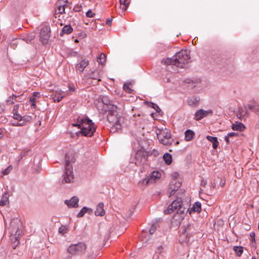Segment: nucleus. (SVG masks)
Instances as JSON below:
<instances>
[{"mask_svg": "<svg viewBox=\"0 0 259 259\" xmlns=\"http://www.w3.org/2000/svg\"><path fill=\"white\" fill-rule=\"evenodd\" d=\"M190 59L189 51L182 50L172 57L163 60L161 63L167 66V69L169 71H176L178 68L185 67L190 62Z\"/></svg>", "mask_w": 259, "mask_h": 259, "instance_id": "obj_1", "label": "nucleus"}, {"mask_svg": "<svg viewBox=\"0 0 259 259\" xmlns=\"http://www.w3.org/2000/svg\"><path fill=\"white\" fill-rule=\"evenodd\" d=\"M107 110L108 115L107 116L111 131L115 132L121 127L122 123L123 122V117L117 111V107L114 105H109Z\"/></svg>", "mask_w": 259, "mask_h": 259, "instance_id": "obj_2", "label": "nucleus"}, {"mask_svg": "<svg viewBox=\"0 0 259 259\" xmlns=\"http://www.w3.org/2000/svg\"><path fill=\"white\" fill-rule=\"evenodd\" d=\"M72 125L80 128V133L87 137H92L96 128L94 123L88 117L79 118Z\"/></svg>", "mask_w": 259, "mask_h": 259, "instance_id": "obj_3", "label": "nucleus"}, {"mask_svg": "<svg viewBox=\"0 0 259 259\" xmlns=\"http://www.w3.org/2000/svg\"><path fill=\"white\" fill-rule=\"evenodd\" d=\"M87 248V246L85 243L79 242L69 245L67 251L68 253L73 255H81L85 253Z\"/></svg>", "mask_w": 259, "mask_h": 259, "instance_id": "obj_4", "label": "nucleus"}, {"mask_svg": "<svg viewBox=\"0 0 259 259\" xmlns=\"http://www.w3.org/2000/svg\"><path fill=\"white\" fill-rule=\"evenodd\" d=\"M156 134L160 143L167 145L171 143V133L169 130L165 128L157 130Z\"/></svg>", "mask_w": 259, "mask_h": 259, "instance_id": "obj_5", "label": "nucleus"}, {"mask_svg": "<svg viewBox=\"0 0 259 259\" xmlns=\"http://www.w3.org/2000/svg\"><path fill=\"white\" fill-rule=\"evenodd\" d=\"M63 177V182L64 183H71L74 179L72 166L70 164L69 160L67 159L66 160V165Z\"/></svg>", "mask_w": 259, "mask_h": 259, "instance_id": "obj_6", "label": "nucleus"}, {"mask_svg": "<svg viewBox=\"0 0 259 259\" xmlns=\"http://www.w3.org/2000/svg\"><path fill=\"white\" fill-rule=\"evenodd\" d=\"M178 201L180 202L179 203L180 205H178V208L176 210V213L175 214V217H177V215H180V219H182L184 217L185 214L186 212H189V208L183 205L181 198H178Z\"/></svg>", "mask_w": 259, "mask_h": 259, "instance_id": "obj_7", "label": "nucleus"}, {"mask_svg": "<svg viewBox=\"0 0 259 259\" xmlns=\"http://www.w3.org/2000/svg\"><path fill=\"white\" fill-rule=\"evenodd\" d=\"M158 227V223L157 222H155L152 223L149 229H147L141 234V237L142 238V241L146 242L148 239L146 238L147 233H149V234H150V235L153 234L155 232V231L156 230Z\"/></svg>", "mask_w": 259, "mask_h": 259, "instance_id": "obj_8", "label": "nucleus"}, {"mask_svg": "<svg viewBox=\"0 0 259 259\" xmlns=\"http://www.w3.org/2000/svg\"><path fill=\"white\" fill-rule=\"evenodd\" d=\"M212 114V110L208 109L205 110L204 109H199L197 110L194 114V119L196 120H199L203 118Z\"/></svg>", "mask_w": 259, "mask_h": 259, "instance_id": "obj_9", "label": "nucleus"}, {"mask_svg": "<svg viewBox=\"0 0 259 259\" xmlns=\"http://www.w3.org/2000/svg\"><path fill=\"white\" fill-rule=\"evenodd\" d=\"M146 155L145 152L142 150H138L135 154V163L137 165H139L145 161Z\"/></svg>", "mask_w": 259, "mask_h": 259, "instance_id": "obj_10", "label": "nucleus"}, {"mask_svg": "<svg viewBox=\"0 0 259 259\" xmlns=\"http://www.w3.org/2000/svg\"><path fill=\"white\" fill-rule=\"evenodd\" d=\"M50 38V31L48 28H44L40 31V39L43 44L48 43Z\"/></svg>", "mask_w": 259, "mask_h": 259, "instance_id": "obj_11", "label": "nucleus"}, {"mask_svg": "<svg viewBox=\"0 0 259 259\" xmlns=\"http://www.w3.org/2000/svg\"><path fill=\"white\" fill-rule=\"evenodd\" d=\"M179 203L180 202L178 201V199L173 201L171 204L168 206L167 209L164 211V213L167 214L171 213L173 211L176 212L177 209L178 208V205H180Z\"/></svg>", "mask_w": 259, "mask_h": 259, "instance_id": "obj_12", "label": "nucleus"}, {"mask_svg": "<svg viewBox=\"0 0 259 259\" xmlns=\"http://www.w3.org/2000/svg\"><path fill=\"white\" fill-rule=\"evenodd\" d=\"M78 198L76 196H73L69 200H66L65 203L69 207H77L78 206Z\"/></svg>", "mask_w": 259, "mask_h": 259, "instance_id": "obj_13", "label": "nucleus"}, {"mask_svg": "<svg viewBox=\"0 0 259 259\" xmlns=\"http://www.w3.org/2000/svg\"><path fill=\"white\" fill-rule=\"evenodd\" d=\"M181 183L179 181L176 180H173L170 184V189L171 191L169 192V196L173 195L175 194V191H177L179 188L180 187Z\"/></svg>", "mask_w": 259, "mask_h": 259, "instance_id": "obj_14", "label": "nucleus"}, {"mask_svg": "<svg viewBox=\"0 0 259 259\" xmlns=\"http://www.w3.org/2000/svg\"><path fill=\"white\" fill-rule=\"evenodd\" d=\"M101 103L103 104L102 107L100 109L102 112H107L108 110V105H113L110 100H108V98L105 96H103L101 99Z\"/></svg>", "mask_w": 259, "mask_h": 259, "instance_id": "obj_15", "label": "nucleus"}, {"mask_svg": "<svg viewBox=\"0 0 259 259\" xmlns=\"http://www.w3.org/2000/svg\"><path fill=\"white\" fill-rule=\"evenodd\" d=\"M52 98L55 102H59L64 97V92L61 90L57 89L55 94L52 95Z\"/></svg>", "mask_w": 259, "mask_h": 259, "instance_id": "obj_16", "label": "nucleus"}, {"mask_svg": "<svg viewBox=\"0 0 259 259\" xmlns=\"http://www.w3.org/2000/svg\"><path fill=\"white\" fill-rule=\"evenodd\" d=\"M151 184L157 182L161 177V174L158 171H153L148 176Z\"/></svg>", "mask_w": 259, "mask_h": 259, "instance_id": "obj_17", "label": "nucleus"}, {"mask_svg": "<svg viewBox=\"0 0 259 259\" xmlns=\"http://www.w3.org/2000/svg\"><path fill=\"white\" fill-rule=\"evenodd\" d=\"M89 65V61L87 60L83 59L79 63L76 65V69L79 72V73H82L84 68Z\"/></svg>", "mask_w": 259, "mask_h": 259, "instance_id": "obj_18", "label": "nucleus"}, {"mask_svg": "<svg viewBox=\"0 0 259 259\" xmlns=\"http://www.w3.org/2000/svg\"><path fill=\"white\" fill-rule=\"evenodd\" d=\"M130 2L131 0H119V9L121 11V16L128 7Z\"/></svg>", "mask_w": 259, "mask_h": 259, "instance_id": "obj_19", "label": "nucleus"}, {"mask_svg": "<svg viewBox=\"0 0 259 259\" xmlns=\"http://www.w3.org/2000/svg\"><path fill=\"white\" fill-rule=\"evenodd\" d=\"M200 101V98L196 96H192L189 98L187 100V103L191 106H196L198 105Z\"/></svg>", "mask_w": 259, "mask_h": 259, "instance_id": "obj_20", "label": "nucleus"}, {"mask_svg": "<svg viewBox=\"0 0 259 259\" xmlns=\"http://www.w3.org/2000/svg\"><path fill=\"white\" fill-rule=\"evenodd\" d=\"M201 211V204L199 202H195L192 207L189 208V213L191 214L192 212H200Z\"/></svg>", "mask_w": 259, "mask_h": 259, "instance_id": "obj_21", "label": "nucleus"}, {"mask_svg": "<svg viewBox=\"0 0 259 259\" xmlns=\"http://www.w3.org/2000/svg\"><path fill=\"white\" fill-rule=\"evenodd\" d=\"M105 210L104 209V204L102 202L99 203L97 206L96 210L95 211V214L97 216H103L105 214Z\"/></svg>", "mask_w": 259, "mask_h": 259, "instance_id": "obj_22", "label": "nucleus"}, {"mask_svg": "<svg viewBox=\"0 0 259 259\" xmlns=\"http://www.w3.org/2000/svg\"><path fill=\"white\" fill-rule=\"evenodd\" d=\"M232 128L234 131H243L245 128L244 125L238 121H236L232 125Z\"/></svg>", "mask_w": 259, "mask_h": 259, "instance_id": "obj_23", "label": "nucleus"}, {"mask_svg": "<svg viewBox=\"0 0 259 259\" xmlns=\"http://www.w3.org/2000/svg\"><path fill=\"white\" fill-rule=\"evenodd\" d=\"M9 195L8 192H6L3 195L2 198L0 200V205L1 206H5L9 204Z\"/></svg>", "mask_w": 259, "mask_h": 259, "instance_id": "obj_24", "label": "nucleus"}, {"mask_svg": "<svg viewBox=\"0 0 259 259\" xmlns=\"http://www.w3.org/2000/svg\"><path fill=\"white\" fill-rule=\"evenodd\" d=\"M194 132L191 130H187L185 132V140L186 141H191L194 137Z\"/></svg>", "mask_w": 259, "mask_h": 259, "instance_id": "obj_25", "label": "nucleus"}, {"mask_svg": "<svg viewBox=\"0 0 259 259\" xmlns=\"http://www.w3.org/2000/svg\"><path fill=\"white\" fill-rule=\"evenodd\" d=\"M206 139L209 142L212 143V147L214 149H216L218 147L219 142L218 141V138L217 137L207 136Z\"/></svg>", "mask_w": 259, "mask_h": 259, "instance_id": "obj_26", "label": "nucleus"}, {"mask_svg": "<svg viewBox=\"0 0 259 259\" xmlns=\"http://www.w3.org/2000/svg\"><path fill=\"white\" fill-rule=\"evenodd\" d=\"M73 29L70 25L64 26L61 32H60V35H63L64 34H69L72 32Z\"/></svg>", "mask_w": 259, "mask_h": 259, "instance_id": "obj_27", "label": "nucleus"}, {"mask_svg": "<svg viewBox=\"0 0 259 259\" xmlns=\"http://www.w3.org/2000/svg\"><path fill=\"white\" fill-rule=\"evenodd\" d=\"M184 230L182 232V234L184 236L185 235H188L191 233L192 232L191 231L192 226L189 224L187 223L184 226Z\"/></svg>", "mask_w": 259, "mask_h": 259, "instance_id": "obj_28", "label": "nucleus"}, {"mask_svg": "<svg viewBox=\"0 0 259 259\" xmlns=\"http://www.w3.org/2000/svg\"><path fill=\"white\" fill-rule=\"evenodd\" d=\"M17 97V96L14 94L9 97L8 99L6 100V103L7 105H10L11 104H14L15 102L16 101Z\"/></svg>", "mask_w": 259, "mask_h": 259, "instance_id": "obj_29", "label": "nucleus"}, {"mask_svg": "<svg viewBox=\"0 0 259 259\" xmlns=\"http://www.w3.org/2000/svg\"><path fill=\"white\" fill-rule=\"evenodd\" d=\"M163 158L167 165L170 164L172 162V156L168 153H165L163 156Z\"/></svg>", "mask_w": 259, "mask_h": 259, "instance_id": "obj_30", "label": "nucleus"}, {"mask_svg": "<svg viewBox=\"0 0 259 259\" xmlns=\"http://www.w3.org/2000/svg\"><path fill=\"white\" fill-rule=\"evenodd\" d=\"M90 77L92 79H97L98 81H100V75L99 70H95L93 71L91 74Z\"/></svg>", "mask_w": 259, "mask_h": 259, "instance_id": "obj_31", "label": "nucleus"}, {"mask_svg": "<svg viewBox=\"0 0 259 259\" xmlns=\"http://www.w3.org/2000/svg\"><path fill=\"white\" fill-rule=\"evenodd\" d=\"M234 250L235 253L240 256L243 253V248L241 246H236L234 247Z\"/></svg>", "mask_w": 259, "mask_h": 259, "instance_id": "obj_32", "label": "nucleus"}, {"mask_svg": "<svg viewBox=\"0 0 259 259\" xmlns=\"http://www.w3.org/2000/svg\"><path fill=\"white\" fill-rule=\"evenodd\" d=\"M35 38V35L33 33L28 34L25 36H24L23 39L27 43H30L32 40Z\"/></svg>", "mask_w": 259, "mask_h": 259, "instance_id": "obj_33", "label": "nucleus"}, {"mask_svg": "<svg viewBox=\"0 0 259 259\" xmlns=\"http://www.w3.org/2000/svg\"><path fill=\"white\" fill-rule=\"evenodd\" d=\"M13 166L11 165H9L6 169H5L2 171V175L1 176V177H2L4 176L9 175L11 172Z\"/></svg>", "mask_w": 259, "mask_h": 259, "instance_id": "obj_34", "label": "nucleus"}, {"mask_svg": "<svg viewBox=\"0 0 259 259\" xmlns=\"http://www.w3.org/2000/svg\"><path fill=\"white\" fill-rule=\"evenodd\" d=\"M237 135L238 134L235 132L229 133L227 135L225 136L224 139L227 143H229L230 142V138L236 137Z\"/></svg>", "mask_w": 259, "mask_h": 259, "instance_id": "obj_35", "label": "nucleus"}, {"mask_svg": "<svg viewBox=\"0 0 259 259\" xmlns=\"http://www.w3.org/2000/svg\"><path fill=\"white\" fill-rule=\"evenodd\" d=\"M150 184H151V183L148 176L146 178L143 179L139 182V185H142L144 186H146Z\"/></svg>", "mask_w": 259, "mask_h": 259, "instance_id": "obj_36", "label": "nucleus"}, {"mask_svg": "<svg viewBox=\"0 0 259 259\" xmlns=\"http://www.w3.org/2000/svg\"><path fill=\"white\" fill-rule=\"evenodd\" d=\"M90 209L87 207H83L78 213L77 217H82Z\"/></svg>", "mask_w": 259, "mask_h": 259, "instance_id": "obj_37", "label": "nucleus"}, {"mask_svg": "<svg viewBox=\"0 0 259 259\" xmlns=\"http://www.w3.org/2000/svg\"><path fill=\"white\" fill-rule=\"evenodd\" d=\"M106 58V56L105 54L102 53L100 55V57L98 58L97 61L99 63L103 64L105 62Z\"/></svg>", "mask_w": 259, "mask_h": 259, "instance_id": "obj_38", "label": "nucleus"}, {"mask_svg": "<svg viewBox=\"0 0 259 259\" xmlns=\"http://www.w3.org/2000/svg\"><path fill=\"white\" fill-rule=\"evenodd\" d=\"M68 232V228L65 226H62L59 228V232L64 235Z\"/></svg>", "mask_w": 259, "mask_h": 259, "instance_id": "obj_39", "label": "nucleus"}, {"mask_svg": "<svg viewBox=\"0 0 259 259\" xmlns=\"http://www.w3.org/2000/svg\"><path fill=\"white\" fill-rule=\"evenodd\" d=\"M32 116H30V115H24L23 116H22V122H24V124L30 121V120H31L32 119Z\"/></svg>", "mask_w": 259, "mask_h": 259, "instance_id": "obj_40", "label": "nucleus"}, {"mask_svg": "<svg viewBox=\"0 0 259 259\" xmlns=\"http://www.w3.org/2000/svg\"><path fill=\"white\" fill-rule=\"evenodd\" d=\"M13 118L18 121L22 120V116L18 113L15 112V113H13Z\"/></svg>", "mask_w": 259, "mask_h": 259, "instance_id": "obj_41", "label": "nucleus"}, {"mask_svg": "<svg viewBox=\"0 0 259 259\" xmlns=\"http://www.w3.org/2000/svg\"><path fill=\"white\" fill-rule=\"evenodd\" d=\"M123 90L128 93H131L132 92V90L130 87V84L128 83H125L123 86Z\"/></svg>", "mask_w": 259, "mask_h": 259, "instance_id": "obj_42", "label": "nucleus"}, {"mask_svg": "<svg viewBox=\"0 0 259 259\" xmlns=\"http://www.w3.org/2000/svg\"><path fill=\"white\" fill-rule=\"evenodd\" d=\"M101 256L100 252L99 251H96L95 253H93L92 254L89 255V257L91 258H97Z\"/></svg>", "mask_w": 259, "mask_h": 259, "instance_id": "obj_43", "label": "nucleus"}, {"mask_svg": "<svg viewBox=\"0 0 259 259\" xmlns=\"http://www.w3.org/2000/svg\"><path fill=\"white\" fill-rule=\"evenodd\" d=\"M29 101L31 103V106L33 107V108H35L36 107V99L33 96L30 97Z\"/></svg>", "mask_w": 259, "mask_h": 259, "instance_id": "obj_44", "label": "nucleus"}, {"mask_svg": "<svg viewBox=\"0 0 259 259\" xmlns=\"http://www.w3.org/2000/svg\"><path fill=\"white\" fill-rule=\"evenodd\" d=\"M163 247L161 245L158 246L155 250V253L156 254H158L159 255L162 254L163 253Z\"/></svg>", "mask_w": 259, "mask_h": 259, "instance_id": "obj_45", "label": "nucleus"}, {"mask_svg": "<svg viewBox=\"0 0 259 259\" xmlns=\"http://www.w3.org/2000/svg\"><path fill=\"white\" fill-rule=\"evenodd\" d=\"M58 13L63 14L65 13V5L59 6L58 7Z\"/></svg>", "mask_w": 259, "mask_h": 259, "instance_id": "obj_46", "label": "nucleus"}, {"mask_svg": "<svg viewBox=\"0 0 259 259\" xmlns=\"http://www.w3.org/2000/svg\"><path fill=\"white\" fill-rule=\"evenodd\" d=\"M86 16L87 17H89V18H92V17H94V16H95V14L94 13L92 12V11L91 10H89L86 13Z\"/></svg>", "mask_w": 259, "mask_h": 259, "instance_id": "obj_47", "label": "nucleus"}, {"mask_svg": "<svg viewBox=\"0 0 259 259\" xmlns=\"http://www.w3.org/2000/svg\"><path fill=\"white\" fill-rule=\"evenodd\" d=\"M19 108V104H17L14 106L13 109V113H15V112L18 113V109Z\"/></svg>", "mask_w": 259, "mask_h": 259, "instance_id": "obj_48", "label": "nucleus"}, {"mask_svg": "<svg viewBox=\"0 0 259 259\" xmlns=\"http://www.w3.org/2000/svg\"><path fill=\"white\" fill-rule=\"evenodd\" d=\"M11 124L13 126H23V125H24V122L19 123L18 122H12Z\"/></svg>", "mask_w": 259, "mask_h": 259, "instance_id": "obj_49", "label": "nucleus"}, {"mask_svg": "<svg viewBox=\"0 0 259 259\" xmlns=\"http://www.w3.org/2000/svg\"><path fill=\"white\" fill-rule=\"evenodd\" d=\"M152 107L154 108L157 112H159L160 111V109L159 107L156 104L154 103H152Z\"/></svg>", "mask_w": 259, "mask_h": 259, "instance_id": "obj_50", "label": "nucleus"}, {"mask_svg": "<svg viewBox=\"0 0 259 259\" xmlns=\"http://www.w3.org/2000/svg\"><path fill=\"white\" fill-rule=\"evenodd\" d=\"M34 97L36 98H40V96H41V95L40 94L39 92H35L33 93V95H32Z\"/></svg>", "mask_w": 259, "mask_h": 259, "instance_id": "obj_51", "label": "nucleus"}, {"mask_svg": "<svg viewBox=\"0 0 259 259\" xmlns=\"http://www.w3.org/2000/svg\"><path fill=\"white\" fill-rule=\"evenodd\" d=\"M250 236L251 238L252 241H255V233L254 232L250 233Z\"/></svg>", "mask_w": 259, "mask_h": 259, "instance_id": "obj_52", "label": "nucleus"}, {"mask_svg": "<svg viewBox=\"0 0 259 259\" xmlns=\"http://www.w3.org/2000/svg\"><path fill=\"white\" fill-rule=\"evenodd\" d=\"M5 110V106L0 104V113L4 112Z\"/></svg>", "mask_w": 259, "mask_h": 259, "instance_id": "obj_53", "label": "nucleus"}, {"mask_svg": "<svg viewBox=\"0 0 259 259\" xmlns=\"http://www.w3.org/2000/svg\"><path fill=\"white\" fill-rule=\"evenodd\" d=\"M4 136L3 130L0 128V139H2Z\"/></svg>", "mask_w": 259, "mask_h": 259, "instance_id": "obj_54", "label": "nucleus"}, {"mask_svg": "<svg viewBox=\"0 0 259 259\" xmlns=\"http://www.w3.org/2000/svg\"><path fill=\"white\" fill-rule=\"evenodd\" d=\"M112 19H108L106 21V24L108 25H110L112 23Z\"/></svg>", "mask_w": 259, "mask_h": 259, "instance_id": "obj_55", "label": "nucleus"}, {"mask_svg": "<svg viewBox=\"0 0 259 259\" xmlns=\"http://www.w3.org/2000/svg\"><path fill=\"white\" fill-rule=\"evenodd\" d=\"M225 184V181L223 180H221V182H220V185L222 186V187H223Z\"/></svg>", "mask_w": 259, "mask_h": 259, "instance_id": "obj_56", "label": "nucleus"}, {"mask_svg": "<svg viewBox=\"0 0 259 259\" xmlns=\"http://www.w3.org/2000/svg\"><path fill=\"white\" fill-rule=\"evenodd\" d=\"M130 257L131 258H134V257H136V255L135 253H131L130 255Z\"/></svg>", "mask_w": 259, "mask_h": 259, "instance_id": "obj_57", "label": "nucleus"}, {"mask_svg": "<svg viewBox=\"0 0 259 259\" xmlns=\"http://www.w3.org/2000/svg\"><path fill=\"white\" fill-rule=\"evenodd\" d=\"M207 184V182L205 181H203L201 182V185L203 187H205Z\"/></svg>", "mask_w": 259, "mask_h": 259, "instance_id": "obj_58", "label": "nucleus"}, {"mask_svg": "<svg viewBox=\"0 0 259 259\" xmlns=\"http://www.w3.org/2000/svg\"><path fill=\"white\" fill-rule=\"evenodd\" d=\"M69 89L70 91H71L73 89H72V87H70L69 88Z\"/></svg>", "mask_w": 259, "mask_h": 259, "instance_id": "obj_59", "label": "nucleus"}, {"mask_svg": "<svg viewBox=\"0 0 259 259\" xmlns=\"http://www.w3.org/2000/svg\"><path fill=\"white\" fill-rule=\"evenodd\" d=\"M175 175L174 176V177H176L178 175V174H177V173H175Z\"/></svg>", "mask_w": 259, "mask_h": 259, "instance_id": "obj_60", "label": "nucleus"}, {"mask_svg": "<svg viewBox=\"0 0 259 259\" xmlns=\"http://www.w3.org/2000/svg\"><path fill=\"white\" fill-rule=\"evenodd\" d=\"M23 155H21V158H22L23 157Z\"/></svg>", "mask_w": 259, "mask_h": 259, "instance_id": "obj_61", "label": "nucleus"}, {"mask_svg": "<svg viewBox=\"0 0 259 259\" xmlns=\"http://www.w3.org/2000/svg\"><path fill=\"white\" fill-rule=\"evenodd\" d=\"M251 259H255V258H254V257H252L251 258Z\"/></svg>", "mask_w": 259, "mask_h": 259, "instance_id": "obj_62", "label": "nucleus"}]
</instances>
